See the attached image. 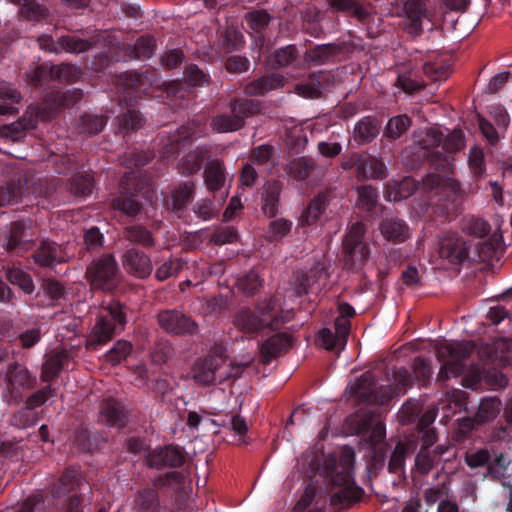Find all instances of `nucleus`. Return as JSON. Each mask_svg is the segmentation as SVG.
<instances>
[{
    "mask_svg": "<svg viewBox=\"0 0 512 512\" xmlns=\"http://www.w3.org/2000/svg\"><path fill=\"white\" fill-rule=\"evenodd\" d=\"M100 421L109 427L123 428L129 420L123 403L114 398L104 399L100 405Z\"/></svg>",
    "mask_w": 512,
    "mask_h": 512,
    "instance_id": "obj_25",
    "label": "nucleus"
},
{
    "mask_svg": "<svg viewBox=\"0 0 512 512\" xmlns=\"http://www.w3.org/2000/svg\"><path fill=\"white\" fill-rule=\"evenodd\" d=\"M244 43L243 34L234 27H228L221 35L220 49L229 54L241 50Z\"/></svg>",
    "mask_w": 512,
    "mask_h": 512,
    "instance_id": "obj_56",
    "label": "nucleus"
},
{
    "mask_svg": "<svg viewBox=\"0 0 512 512\" xmlns=\"http://www.w3.org/2000/svg\"><path fill=\"white\" fill-rule=\"evenodd\" d=\"M231 114H219L211 119V127L219 133H228L240 130L247 118L261 112L262 102L244 97H234L229 102Z\"/></svg>",
    "mask_w": 512,
    "mask_h": 512,
    "instance_id": "obj_8",
    "label": "nucleus"
},
{
    "mask_svg": "<svg viewBox=\"0 0 512 512\" xmlns=\"http://www.w3.org/2000/svg\"><path fill=\"white\" fill-rule=\"evenodd\" d=\"M299 61V52L295 45H287L274 51L268 63L274 69L295 66Z\"/></svg>",
    "mask_w": 512,
    "mask_h": 512,
    "instance_id": "obj_44",
    "label": "nucleus"
},
{
    "mask_svg": "<svg viewBox=\"0 0 512 512\" xmlns=\"http://www.w3.org/2000/svg\"><path fill=\"white\" fill-rule=\"evenodd\" d=\"M474 346L470 343L455 342L440 345L436 356L442 363L437 382L444 383L451 377L460 376L466 369L464 361L470 357Z\"/></svg>",
    "mask_w": 512,
    "mask_h": 512,
    "instance_id": "obj_10",
    "label": "nucleus"
},
{
    "mask_svg": "<svg viewBox=\"0 0 512 512\" xmlns=\"http://www.w3.org/2000/svg\"><path fill=\"white\" fill-rule=\"evenodd\" d=\"M303 29L314 38H320L324 35V29L320 23L322 13L315 7H307L302 12Z\"/></svg>",
    "mask_w": 512,
    "mask_h": 512,
    "instance_id": "obj_49",
    "label": "nucleus"
},
{
    "mask_svg": "<svg viewBox=\"0 0 512 512\" xmlns=\"http://www.w3.org/2000/svg\"><path fill=\"white\" fill-rule=\"evenodd\" d=\"M36 124V119L30 118L27 120L23 117L9 125L0 127V135L12 141H20L25 136L26 130L34 129Z\"/></svg>",
    "mask_w": 512,
    "mask_h": 512,
    "instance_id": "obj_50",
    "label": "nucleus"
},
{
    "mask_svg": "<svg viewBox=\"0 0 512 512\" xmlns=\"http://www.w3.org/2000/svg\"><path fill=\"white\" fill-rule=\"evenodd\" d=\"M316 168L314 159L307 156L294 158L288 164L289 173L297 181H306Z\"/></svg>",
    "mask_w": 512,
    "mask_h": 512,
    "instance_id": "obj_46",
    "label": "nucleus"
},
{
    "mask_svg": "<svg viewBox=\"0 0 512 512\" xmlns=\"http://www.w3.org/2000/svg\"><path fill=\"white\" fill-rule=\"evenodd\" d=\"M461 229L466 234L477 238H483L490 232V225L487 221L481 218L468 216L463 218Z\"/></svg>",
    "mask_w": 512,
    "mask_h": 512,
    "instance_id": "obj_60",
    "label": "nucleus"
},
{
    "mask_svg": "<svg viewBox=\"0 0 512 512\" xmlns=\"http://www.w3.org/2000/svg\"><path fill=\"white\" fill-rule=\"evenodd\" d=\"M195 194L193 181H186L176 186L171 191L170 200H167V208L175 213L184 211L191 203Z\"/></svg>",
    "mask_w": 512,
    "mask_h": 512,
    "instance_id": "obj_37",
    "label": "nucleus"
},
{
    "mask_svg": "<svg viewBox=\"0 0 512 512\" xmlns=\"http://www.w3.org/2000/svg\"><path fill=\"white\" fill-rule=\"evenodd\" d=\"M416 449L414 441H398L388 461V472L395 476L394 482H402L406 479V458L411 456Z\"/></svg>",
    "mask_w": 512,
    "mask_h": 512,
    "instance_id": "obj_24",
    "label": "nucleus"
},
{
    "mask_svg": "<svg viewBox=\"0 0 512 512\" xmlns=\"http://www.w3.org/2000/svg\"><path fill=\"white\" fill-rule=\"evenodd\" d=\"M20 93L8 84L0 83V115H13L17 113L14 104L19 103Z\"/></svg>",
    "mask_w": 512,
    "mask_h": 512,
    "instance_id": "obj_54",
    "label": "nucleus"
},
{
    "mask_svg": "<svg viewBox=\"0 0 512 512\" xmlns=\"http://www.w3.org/2000/svg\"><path fill=\"white\" fill-rule=\"evenodd\" d=\"M86 492H90L88 482L82 477L76 468H67L58 482L52 488V495L55 498L67 497L64 501L66 512H82ZM98 512H108L101 507Z\"/></svg>",
    "mask_w": 512,
    "mask_h": 512,
    "instance_id": "obj_5",
    "label": "nucleus"
},
{
    "mask_svg": "<svg viewBox=\"0 0 512 512\" xmlns=\"http://www.w3.org/2000/svg\"><path fill=\"white\" fill-rule=\"evenodd\" d=\"M150 468H178L185 463V451L177 445H166L151 450L146 457Z\"/></svg>",
    "mask_w": 512,
    "mask_h": 512,
    "instance_id": "obj_18",
    "label": "nucleus"
},
{
    "mask_svg": "<svg viewBox=\"0 0 512 512\" xmlns=\"http://www.w3.org/2000/svg\"><path fill=\"white\" fill-rule=\"evenodd\" d=\"M33 259L41 267L49 268L65 261L61 245L54 241L44 240L34 251Z\"/></svg>",
    "mask_w": 512,
    "mask_h": 512,
    "instance_id": "obj_29",
    "label": "nucleus"
},
{
    "mask_svg": "<svg viewBox=\"0 0 512 512\" xmlns=\"http://www.w3.org/2000/svg\"><path fill=\"white\" fill-rule=\"evenodd\" d=\"M323 275L328 277L327 269L323 263L317 262L306 274L301 275L299 284L295 289V295L301 297L303 294H307L309 288Z\"/></svg>",
    "mask_w": 512,
    "mask_h": 512,
    "instance_id": "obj_52",
    "label": "nucleus"
},
{
    "mask_svg": "<svg viewBox=\"0 0 512 512\" xmlns=\"http://www.w3.org/2000/svg\"><path fill=\"white\" fill-rule=\"evenodd\" d=\"M107 124V117L95 114H83L80 118V131L89 135L101 132Z\"/></svg>",
    "mask_w": 512,
    "mask_h": 512,
    "instance_id": "obj_62",
    "label": "nucleus"
},
{
    "mask_svg": "<svg viewBox=\"0 0 512 512\" xmlns=\"http://www.w3.org/2000/svg\"><path fill=\"white\" fill-rule=\"evenodd\" d=\"M357 177L360 180H382L387 176V168L384 162L375 156L364 153L358 155Z\"/></svg>",
    "mask_w": 512,
    "mask_h": 512,
    "instance_id": "obj_27",
    "label": "nucleus"
},
{
    "mask_svg": "<svg viewBox=\"0 0 512 512\" xmlns=\"http://www.w3.org/2000/svg\"><path fill=\"white\" fill-rule=\"evenodd\" d=\"M123 239L133 245L132 247H141L143 251L153 248L156 244L152 232L141 224L126 226L123 229Z\"/></svg>",
    "mask_w": 512,
    "mask_h": 512,
    "instance_id": "obj_35",
    "label": "nucleus"
},
{
    "mask_svg": "<svg viewBox=\"0 0 512 512\" xmlns=\"http://www.w3.org/2000/svg\"><path fill=\"white\" fill-rule=\"evenodd\" d=\"M121 263L125 272L139 280L147 279L153 272L151 258L138 247H128L121 255Z\"/></svg>",
    "mask_w": 512,
    "mask_h": 512,
    "instance_id": "obj_16",
    "label": "nucleus"
},
{
    "mask_svg": "<svg viewBox=\"0 0 512 512\" xmlns=\"http://www.w3.org/2000/svg\"><path fill=\"white\" fill-rule=\"evenodd\" d=\"M334 197L332 189L320 191L308 204L304 210L301 220L303 224L312 225L326 211L330 201Z\"/></svg>",
    "mask_w": 512,
    "mask_h": 512,
    "instance_id": "obj_32",
    "label": "nucleus"
},
{
    "mask_svg": "<svg viewBox=\"0 0 512 512\" xmlns=\"http://www.w3.org/2000/svg\"><path fill=\"white\" fill-rule=\"evenodd\" d=\"M125 308V305L118 301H112L100 308L95 323L86 336L85 346L88 350H98L125 329L127 324Z\"/></svg>",
    "mask_w": 512,
    "mask_h": 512,
    "instance_id": "obj_3",
    "label": "nucleus"
},
{
    "mask_svg": "<svg viewBox=\"0 0 512 512\" xmlns=\"http://www.w3.org/2000/svg\"><path fill=\"white\" fill-rule=\"evenodd\" d=\"M382 236L391 242L402 243L410 237V229L406 222L397 217H386L379 225Z\"/></svg>",
    "mask_w": 512,
    "mask_h": 512,
    "instance_id": "obj_34",
    "label": "nucleus"
},
{
    "mask_svg": "<svg viewBox=\"0 0 512 512\" xmlns=\"http://www.w3.org/2000/svg\"><path fill=\"white\" fill-rule=\"evenodd\" d=\"M284 85V77L277 73L265 74L246 83L243 92L246 96H265L268 92Z\"/></svg>",
    "mask_w": 512,
    "mask_h": 512,
    "instance_id": "obj_28",
    "label": "nucleus"
},
{
    "mask_svg": "<svg viewBox=\"0 0 512 512\" xmlns=\"http://www.w3.org/2000/svg\"><path fill=\"white\" fill-rule=\"evenodd\" d=\"M443 141V133L436 129H430L423 140L424 148H435L428 155L430 165L436 171L448 174L452 169L453 156L440 148Z\"/></svg>",
    "mask_w": 512,
    "mask_h": 512,
    "instance_id": "obj_19",
    "label": "nucleus"
},
{
    "mask_svg": "<svg viewBox=\"0 0 512 512\" xmlns=\"http://www.w3.org/2000/svg\"><path fill=\"white\" fill-rule=\"evenodd\" d=\"M70 355L66 350L52 351L42 365L40 379L42 382H50L56 378L62 369L68 364Z\"/></svg>",
    "mask_w": 512,
    "mask_h": 512,
    "instance_id": "obj_36",
    "label": "nucleus"
},
{
    "mask_svg": "<svg viewBox=\"0 0 512 512\" xmlns=\"http://www.w3.org/2000/svg\"><path fill=\"white\" fill-rule=\"evenodd\" d=\"M437 439V433L429 431L426 436H424V440H420L421 448L415 457V468L422 475L429 474L437 462L430 449L436 443Z\"/></svg>",
    "mask_w": 512,
    "mask_h": 512,
    "instance_id": "obj_31",
    "label": "nucleus"
},
{
    "mask_svg": "<svg viewBox=\"0 0 512 512\" xmlns=\"http://www.w3.org/2000/svg\"><path fill=\"white\" fill-rule=\"evenodd\" d=\"M157 72L155 69H146L145 71H127L121 73L118 82L127 90L135 92V98L140 94H145L147 90L155 83Z\"/></svg>",
    "mask_w": 512,
    "mask_h": 512,
    "instance_id": "obj_23",
    "label": "nucleus"
},
{
    "mask_svg": "<svg viewBox=\"0 0 512 512\" xmlns=\"http://www.w3.org/2000/svg\"><path fill=\"white\" fill-rule=\"evenodd\" d=\"M85 277L94 290L112 292L121 282V271L115 256L106 253L87 266Z\"/></svg>",
    "mask_w": 512,
    "mask_h": 512,
    "instance_id": "obj_9",
    "label": "nucleus"
},
{
    "mask_svg": "<svg viewBox=\"0 0 512 512\" xmlns=\"http://www.w3.org/2000/svg\"><path fill=\"white\" fill-rule=\"evenodd\" d=\"M292 221L285 218H277L269 222L264 229V237L268 242H280L292 229Z\"/></svg>",
    "mask_w": 512,
    "mask_h": 512,
    "instance_id": "obj_53",
    "label": "nucleus"
},
{
    "mask_svg": "<svg viewBox=\"0 0 512 512\" xmlns=\"http://www.w3.org/2000/svg\"><path fill=\"white\" fill-rule=\"evenodd\" d=\"M355 50L351 41L338 40L315 45L306 53V59L316 65H326L346 60Z\"/></svg>",
    "mask_w": 512,
    "mask_h": 512,
    "instance_id": "obj_12",
    "label": "nucleus"
},
{
    "mask_svg": "<svg viewBox=\"0 0 512 512\" xmlns=\"http://www.w3.org/2000/svg\"><path fill=\"white\" fill-rule=\"evenodd\" d=\"M219 367L220 360L215 357L208 356L204 359H200L195 363L193 368L194 379L203 385H211L217 379L216 373Z\"/></svg>",
    "mask_w": 512,
    "mask_h": 512,
    "instance_id": "obj_43",
    "label": "nucleus"
},
{
    "mask_svg": "<svg viewBox=\"0 0 512 512\" xmlns=\"http://www.w3.org/2000/svg\"><path fill=\"white\" fill-rule=\"evenodd\" d=\"M357 433L367 435V441L371 447H376L386 436L385 425L381 422L375 425L371 424V419H361L358 425Z\"/></svg>",
    "mask_w": 512,
    "mask_h": 512,
    "instance_id": "obj_48",
    "label": "nucleus"
},
{
    "mask_svg": "<svg viewBox=\"0 0 512 512\" xmlns=\"http://www.w3.org/2000/svg\"><path fill=\"white\" fill-rule=\"evenodd\" d=\"M447 182L448 180L439 174H429L424 179V186L433 191L431 205L433 206L434 213L450 218L458 212L461 194L457 183Z\"/></svg>",
    "mask_w": 512,
    "mask_h": 512,
    "instance_id": "obj_6",
    "label": "nucleus"
},
{
    "mask_svg": "<svg viewBox=\"0 0 512 512\" xmlns=\"http://www.w3.org/2000/svg\"><path fill=\"white\" fill-rule=\"evenodd\" d=\"M109 206L113 212L131 220L135 219L143 209L137 194L129 192L124 188L110 200Z\"/></svg>",
    "mask_w": 512,
    "mask_h": 512,
    "instance_id": "obj_26",
    "label": "nucleus"
},
{
    "mask_svg": "<svg viewBox=\"0 0 512 512\" xmlns=\"http://www.w3.org/2000/svg\"><path fill=\"white\" fill-rule=\"evenodd\" d=\"M366 226L361 222H355L348 226L344 235L343 252L353 264L363 263L370 254L368 244L364 241Z\"/></svg>",
    "mask_w": 512,
    "mask_h": 512,
    "instance_id": "obj_14",
    "label": "nucleus"
},
{
    "mask_svg": "<svg viewBox=\"0 0 512 512\" xmlns=\"http://www.w3.org/2000/svg\"><path fill=\"white\" fill-rule=\"evenodd\" d=\"M59 49L69 53H83L93 47V43L86 39H81L75 35H63L58 38Z\"/></svg>",
    "mask_w": 512,
    "mask_h": 512,
    "instance_id": "obj_59",
    "label": "nucleus"
},
{
    "mask_svg": "<svg viewBox=\"0 0 512 512\" xmlns=\"http://www.w3.org/2000/svg\"><path fill=\"white\" fill-rule=\"evenodd\" d=\"M469 251V243L455 232H445L439 238V255L451 264L464 262Z\"/></svg>",
    "mask_w": 512,
    "mask_h": 512,
    "instance_id": "obj_17",
    "label": "nucleus"
},
{
    "mask_svg": "<svg viewBox=\"0 0 512 512\" xmlns=\"http://www.w3.org/2000/svg\"><path fill=\"white\" fill-rule=\"evenodd\" d=\"M156 319L160 328L171 335H192L198 329L194 320L176 308L159 311Z\"/></svg>",
    "mask_w": 512,
    "mask_h": 512,
    "instance_id": "obj_15",
    "label": "nucleus"
},
{
    "mask_svg": "<svg viewBox=\"0 0 512 512\" xmlns=\"http://www.w3.org/2000/svg\"><path fill=\"white\" fill-rule=\"evenodd\" d=\"M197 131V125L187 123L175 130L169 132L166 142L162 146V153L165 158H170L178 155L181 150L192 142L193 136Z\"/></svg>",
    "mask_w": 512,
    "mask_h": 512,
    "instance_id": "obj_22",
    "label": "nucleus"
},
{
    "mask_svg": "<svg viewBox=\"0 0 512 512\" xmlns=\"http://www.w3.org/2000/svg\"><path fill=\"white\" fill-rule=\"evenodd\" d=\"M204 183L210 192L220 191L227 180L226 168L223 161L212 159L207 162L203 172Z\"/></svg>",
    "mask_w": 512,
    "mask_h": 512,
    "instance_id": "obj_33",
    "label": "nucleus"
},
{
    "mask_svg": "<svg viewBox=\"0 0 512 512\" xmlns=\"http://www.w3.org/2000/svg\"><path fill=\"white\" fill-rule=\"evenodd\" d=\"M423 72L431 81H445L451 74V66L446 60L438 59L424 63Z\"/></svg>",
    "mask_w": 512,
    "mask_h": 512,
    "instance_id": "obj_58",
    "label": "nucleus"
},
{
    "mask_svg": "<svg viewBox=\"0 0 512 512\" xmlns=\"http://www.w3.org/2000/svg\"><path fill=\"white\" fill-rule=\"evenodd\" d=\"M411 119L406 115H398L389 119L385 127V136L390 139L400 138L409 128Z\"/></svg>",
    "mask_w": 512,
    "mask_h": 512,
    "instance_id": "obj_64",
    "label": "nucleus"
},
{
    "mask_svg": "<svg viewBox=\"0 0 512 512\" xmlns=\"http://www.w3.org/2000/svg\"><path fill=\"white\" fill-rule=\"evenodd\" d=\"M133 345L130 341L120 339L104 354L105 361L112 366H117L125 361L132 353Z\"/></svg>",
    "mask_w": 512,
    "mask_h": 512,
    "instance_id": "obj_55",
    "label": "nucleus"
},
{
    "mask_svg": "<svg viewBox=\"0 0 512 512\" xmlns=\"http://www.w3.org/2000/svg\"><path fill=\"white\" fill-rule=\"evenodd\" d=\"M428 0H404L403 16L404 30L413 36L421 35L423 32L422 22L427 17Z\"/></svg>",
    "mask_w": 512,
    "mask_h": 512,
    "instance_id": "obj_20",
    "label": "nucleus"
},
{
    "mask_svg": "<svg viewBox=\"0 0 512 512\" xmlns=\"http://www.w3.org/2000/svg\"><path fill=\"white\" fill-rule=\"evenodd\" d=\"M23 196V189L19 182H9L0 185V207L16 204Z\"/></svg>",
    "mask_w": 512,
    "mask_h": 512,
    "instance_id": "obj_63",
    "label": "nucleus"
},
{
    "mask_svg": "<svg viewBox=\"0 0 512 512\" xmlns=\"http://www.w3.org/2000/svg\"><path fill=\"white\" fill-rule=\"evenodd\" d=\"M381 123L375 116H365L354 127V140L360 144L372 142L379 134Z\"/></svg>",
    "mask_w": 512,
    "mask_h": 512,
    "instance_id": "obj_40",
    "label": "nucleus"
},
{
    "mask_svg": "<svg viewBox=\"0 0 512 512\" xmlns=\"http://www.w3.org/2000/svg\"><path fill=\"white\" fill-rule=\"evenodd\" d=\"M248 27L256 34H262L269 26L272 16L266 10H253L245 15Z\"/></svg>",
    "mask_w": 512,
    "mask_h": 512,
    "instance_id": "obj_61",
    "label": "nucleus"
},
{
    "mask_svg": "<svg viewBox=\"0 0 512 512\" xmlns=\"http://www.w3.org/2000/svg\"><path fill=\"white\" fill-rule=\"evenodd\" d=\"M156 48V40L151 35L140 36L134 45L128 46L129 58L148 59L153 56Z\"/></svg>",
    "mask_w": 512,
    "mask_h": 512,
    "instance_id": "obj_51",
    "label": "nucleus"
},
{
    "mask_svg": "<svg viewBox=\"0 0 512 512\" xmlns=\"http://www.w3.org/2000/svg\"><path fill=\"white\" fill-rule=\"evenodd\" d=\"M27 226L24 221H14L10 224L9 233L6 238V250L21 254L29 246V239L26 232Z\"/></svg>",
    "mask_w": 512,
    "mask_h": 512,
    "instance_id": "obj_42",
    "label": "nucleus"
},
{
    "mask_svg": "<svg viewBox=\"0 0 512 512\" xmlns=\"http://www.w3.org/2000/svg\"><path fill=\"white\" fill-rule=\"evenodd\" d=\"M83 91L72 88L65 91H52L45 95L37 111V117L50 120L64 108L76 105L83 98Z\"/></svg>",
    "mask_w": 512,
    "mask_h": 512,
    "instance_id": "obj_13",
    "label": "nucleus"
},
{
    "mask_svg": "<svg viewBox=\"0 0 512 512\" xmlns=\"http://www.w3.org/2000/svg\"><path fill=\"white\" fill-rule=\"evenodd\" d=\"M12 3L20 5V15L29 21H39L46 17L47 9L38 4L36 0H10Z\"/></svg>",
    "mask_w": 512,
    "mask_h": 512,
    "instance_id": "obj_57",
    "label": "nucleus"
},
{
    "mask_svg": "<svg viewBox=\"0 0 512 512\" xmlns=\"http://www.w3.org/2000/svg\"><path fill=\"white\" fill-rule=\"evenodd\" d=\"M6 279L15 286H18L25 294H32L35 286L31 275L19 266L8 265L5 268Z\"/></svg>",
    "mask_w": 512,
    "mask_h": 512,
    "instance_id": "obj_45",
    "label": "nucleus"
},
{
    "mask_svg": "<svg viewBox=\"0 0 512 512\" xmlns=\"http://www.w3.org/2000/svg\"><path fill=\"white\" fill-rule=\"evenodd\" d=\"M94 177L89 171L78 169L66 183V189L75 197H88L94 189Z\"/></svg>",
    "mask_w": 512,
    "mask_h": 512,
    "instance_id": "obj_38",
    "label": "nucleus"
},
{
    "mask_svg": "<svg viewBox=\"0 0 512 512\" xmlns=\"http://www.w3.org/2000/svg\"><path fill=\"white\" fill-rule=\"evenodd\" d=\"M171 489L179 497L188 495L189 488L186 486V477L182 472L172 471L158 476L154 480V488H146L139 492L136 497V508L138 512H159L160 503L157 489Z\"/></svg>",
    "mask_w": 512,
    "mask_h": 512,
    "instance_id": "obj_7",
    "label": "nucleus"
},
{
    "mask_svg": "<svg viewBox=\"0 0 512 512\" xmlns=\"http://www.w3.org/2000/svg\"><path fill=\"white\" fill-rule=\"evenodd\" d=\"M208 156V150L203 147H196L189 151L178 163V172L183 176H190L198 173Z\"/></svg>",
    "mask_w": 512,
    "mask_h": 512,
    "instance_id": "obj_41",
    "label": "nucleus"
},
{
    "mask_svg": "<svg viewBox=\"0 0 512 512\" xmlns=\"http://www.w3.org/2000/svg\"><path fill=\"white\" fill-rule=\"evenodd\" d=\"M6 394L8 404H19L23 399V391L35 388L37 384L34 376L27 367L17 362L8 365L5 374Z\"/></svg>",
    "mask_w": 512,
    "mask_h": 512,
    "instance_id": "obj_11",
    "label": "nucleus"
},
{
    "mask_svg": "<svg viewBox=\"0 0 512 512\" xmlns=\"http://www.w3.org/2000/svg\"><path fill=\"white\" fill-rule=\"evenodd\" d=\"M392 379L395 382L393 386L378 387L375 376L371 372H365L355 381L352 390L361 402L383 403L384 398L388 400L393 396L405 394L414 381L411 373L404 367L394 369Z\"/></svg>",
    "mask_w": 512,
    "mask_h": 512,
    "instance_id": "obj_2",
    "label": "nucleus"
},
{
    "mask_svg": "<svg viewBox=\"0 0 512 512\" xmlns=\"http://www.w3.org/2000/svg\"><path fill=\"white\" fill-rule=\"evenodd\" d=\"M326 1L333 11L352 17L361 23H366L374 13V6L370 0Z\"/></svg>",
    "mask_w": 512,
    "mask_h": 512,
    "instance_id": "obj_21",
    "label": "nucleus"
},
{
    "mask_svg": "<svg viewBox=\"0 0 512 512\" xmlns=\"http://www.w3.org/2000/svg\"><path fill=\"white\" fill-rule=\"evenodd\" d=\"M277 307V300L270 298L259 303L260 316L250 308H241L234 315V325L245 334H257L266 327L271 330H278L285 322L290 320L291 312L287 311L285 315L279 314Z\"/></svg>",
    "mask_w": 512,
    "mask_h": 512,
    "instance_id": "obj_4",
    "label": "nucleus"
},
{
    "mask_svg": "<svg viewBox=\"0 0 512 512\" xmlns=\"http://www.w3.org/2000/svg\"><path fill=\"white\" fill-rule=\"evenodd\" d=\"M354 462V450L348 446L342 448L339 459L334 455L324 459L322 475L328 483L338 488L331 496V504L341 509L353 506L364 495V490L354 481Z\"/></svg>",
    "mask_w": 512,
    "mask_h": 512,
    "instance_id": "obj_1",
    "label": "nucleus"
},
{
    "mask_svg": "<svg viewBox=\"0 0 512 512\" xmlns=\"http://www.w3.org/2000/svg\"><path fill=\"white\" fill-rule=\"evenodd\" d=\"M502 403L496 396L483 398L476 412V421L478 424H485L493 421L500 413Z\"/></svg>",
    "mask_w": 512,
    "mask_h": 512,
    "instance_id": "obj_47",
    "label": "nucleus"
},
{
    "mask_svg": "<svg viewBox=\"0 0 512 512\" xmlns=\"http://www.w3.org/2000/svg\"><path fill=\"white\" fill-rule=\"evenodd\" d=\"M292 345V338L287 333H276L264 341L261 345V354L268 363L271 359L276 358L281 353L288 351Z\"/></svg>",
    "mask_w": 512,
    "mask_h": 512,
    "instance_id": "obj_39",
    "label": "nucleus"
},
{
    "mask_svg": "<svg viewBox=\"0 0 512 512\" xmlns=\"http://www.w3.org/2000/svg\"><path fill=\"white\" fill-rule=\"evenodd\" d=\"M283 185L279 180L266 182L261 196V210L268 218H275L279 212L280 195Z\"/></svg>",
    "mask_w": 512,
    "mask_h": 512,
    "instance_id": "obj_30",
    "label": "nucleus"
}]
</instances>
